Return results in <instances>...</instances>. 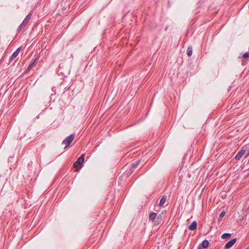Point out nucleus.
Here are the masks:
<instances>
[{"label": "nucleus", "mask_w": 249, "mask_h": 249, "mask_svg": "<svg viewBox=\"0 0 249 249\" xmlns=\"http://www.w3.org/2000/svg\"><path fill=\"white\" fill-rule=\"evenodd\" d=\"M33 13L32 11H31L29 14L26 17V18H24L21 24L18 26V32H20L22 29L24 28L26 26L28 23L29 20H30L32 16Z\"/></svg>", "instance_id": "nucleus-1"}, {"label": "nucleus", "mask_w": 249, "mask_h": 249, "mask_svg": "<svg viewBox=\"0 0 249 249\" xmlns=\"http://www.w3.org/2000/svg\"><path fill=\"white\" fill-rule=\"evenodd\" d=\"M75 135L74 134H71L67 137L62 142V144H66L65 148L69 146L71 143L72 142L74 138Z\"/></svg>", "instance_id": "nucleus-2"}, {"label": "nucleus", "mask_w": 249, "mask_h": 249, "mask_svg": "<svg viewBox=\"0 0 249 249\" xmlns=\"http://www.w3.org/2000/svg\"><path fill=\"white\" fill-rule=\"evenodd\" d=\"M157 215V214L155 213H152L149 215V219L152 220L153 222L155 221L154 224L156 225L160 223V218H159V216L157 217V219H156Z\"/></svg>", "instance_id": "nucleus-3"}, {"label": "nucleus", "mask_w": 249, "mask_h": 249, "mask_svg": "<svg viewBox=\"0 0 249 249\" xmlns=\"http://www.w3.org/2000/svg\"><path fill=\"white\" fill-rule=\"evenodd\" d=\"M84 160V154H82L78 159L77 160L73 163V166L76 168L79 165L82 164Z\"/></svg>", "instance_id": "nucleus-4"}, {"label": "nucleus", "mask_w": 249, "mask_h": 249, "mask_svg": "<svg viewBox=\"0 0 249 249\" xmlns=\"http://www.w3.org/2000/svg\"><path fill=\"white\" fill-rule=\"evenodd\" d=\"M246 151V148L244 146L235 156V159L239 160Z\"/></svg>", "instance_id": "nucleus-5"}, {"label": "nucleus", "mask_w": 249, "mask_h": 249, "mask_svg": "<svg viewBox=\"0 0 249 249\" xmlns=\"http://www.w3.org/2000/svg\"><path fill=\"white\" fill-rule=\"evenodd\" d=\"M236 241V238L232 239L230 241H229L226 244V245L225 246V248L226 249L230 248L235 244Z\"/></svg>", "instance_id": "nucleus-6"}, {"label": "nucleus", "mask_w": 249, "mask_h": 249, "mask_svg": "<svg viewBox=\"0 0 249 249\" xmlns=\"http://www.w3.org/2000/svg\"><path fill=\"white\" fill-rule=\"evenodd\" d=\"M37 60H38V58L36 57L31 62V63L29 65V66L28 67L27 72L29 71L33 68V67L35 66L36 65V61Z\"/></svg>", "instance_id": "nucleus-7"}, {"label": "nucleus", "mask_w": 249, "mask_h": 249, "mask_svg": "<svg viewBox=\"0 0 249 249\" xmlns=\"http://www.w3.org/2000/svg\"><path fill=\"white\" fill-rule=\"evenodd\" d=\"M197 223L196 221H193L192 224L189 226L188 229L191 231H194L196 229Z\"/></svg>", "instance_id": "nucleus-8"}, {"label": "nucleus", "mask_w": 249, "mask_h": 249, "mask_svg": "<svg viewBox=\"0 0 249 249\" xmlns=\"http://www.w3.org/2000/svg\"><path fill=\"white\" fill-rule=\"evenodd\" d=\"M209 244V241L207 240H204L203 242L199 245V246H202V248H206L208 247Z\"/></svg>", "instance_id": "nucleus-9"}, {"label": "nucleus", "mask_w": 249, "mask_h": 249, "mask_svg": "<svg viewBox=\"0 0 249 249\" xmlns=\"http://www.w3.org/2000/svg\"><path fill=\"white\" fill-rule=\"evenodd\" d=\"M193 53V48L192 46H189L187 50V54L188 56H191Z\"/></svg>", "instance_id": "nucleus-10"}, {"label": "nucleus", "mask_w": 249, "mask_h": 249, "mask_svg": "<svg viewBox=\"0 0 249 249\" xmlns=\"http://www.w3.org/2000/svg\"><path fill=\"white\" fill-rule=\"evenodd\" d=\"M231 236V234L229 233H225L221 236L222 239H228Z\"/></svg>", "instance_id": "nucleus-11"}, {"label": "nucleus", "mask_w": 249, "mask_h": 249, "mask_svg": "<svg viewBox=\"0 0 249 249\" xmlns=\"http://www.w3.org/2000/svg\"><path fill=\"white\" fill-rule=\"evenodd\" d=\"M18 54L16 52H14L9 59L10 62H12L17 56Z\"/></svg>", "instance_id": "nucleus-12"}, {"label": "nucleus", "mask_w": 249, "mask_h": 249, "mask_svg": "<svg viewBox=\"0 0 249 249\" xmlns=\"http://www.w3.org/2000/svg\"><path fill=\"white\" fill-rule=\"evenodd\" d=\"M166 200V196H163L160 200V201L159 203V205L160 206H162L164 204Z\"/></svg>", "instance_id": "nucleus-13"}, {"label": "nucleus", "mask_w": 249, "mask_h": 249, "mask_svg": "<svg viewBox=\"0 0 249 249\" xmlns=\"http://www.w3.org/2000/svg\"><path fill=\"white\" fill-rule=\"evenodd\" d=\"M140 164V160H137L133 162L132 166L133 168H137Z\"/></svg>", "instance_id": "nucleus-14"}, {"label": "nucleus", "mask_w": 249, "mask_h": 249, "mask_svg": "<svg viewBox=\"0 0 249 249\" xmlns=\"http://www.w3.org/2000/svg\"><path fill=\"white\" fill-rule=\"evenodd\" d=\"M225 215V212L224 211H222L219 214V217L222 218L224 215Z\"/></svg>", "instance_id": "nucleus-15"}, {"label": "nucleus", "mask_w": 249, "mask_h": 249, "mask_svg": "<svg viewBox=\"0 0 249 249\" xmlns=\"http://www.w3.org/2000/svg\"><path fill=\"white\" fill-rule=\"evenodd\" d=\"M243 57H244V58L249 57V53L247 52L245 53H244L243 55Z\"/></svg>", "instance_id": "nucleus-16"}, {"label": "nucleus", "mask_w": 249, "mask_h": 249, "mask_svg": "<svg viewBox=\"0 0 249 249\" xmlns=\"http://www.w3.org/2000/svg\"><path fill=\"white\" fill-rule=\"evenodd\" d=\"M20 50H21V47H19L17 49V50L15 51V52L17 53L18 54Z\"/></svg>", "instance_id": "nucleus-17"}, {"label": "nucleus", "mask_w": 249, "mask_h": 249, "mask_svg": "<svg viewBox=\"0 0 249 249\" xmlns=\"http://www.w3.org/2000/svg\"><path fill=\"white\" fill-rule=\"evenodd\" d=\"M197 249H203V248H202V246H198Z\"/></svg>", "instance_id": "nucleus-18"}, {"label": "nucleus", "mask_w": 249, "mask_h": 249, "mask_svg": "<svg viewBox=\"0 0 249 249\" xmlns=\"http://www.w3.org/2000/svg\"><path fill=\"white\" fill-rule=\"evenodd\" d=\"M60 71V69H59L58 70V72H59L60 73H62V72Z\"/></svg>", "instance_id": "nucleus-19"}, {"label": "nucleus", "mask_w": 249, "mask_h": 249, "mask_svg": "<svg viewBox=\"0 0 249 249\" xmlns=\"http://www.w3.org/2000/svg\"><path fill=\"white\" fill-rule=\"evenodd\" d=\"M249 156V152H248V154L247 155L246 157H248Z\"/></svg>", "instance_id": "nucleus-20"}, {"label": "nucleus", "mask_w": 249, "mask_h": 249, "mask_svg": "<svg viewBox=\"0 0 249 249\" xmlns=\"http://www.w3.org/2000/svg\"><path fill=\"white\" fill-rule=\"evenodd\" d=\"M248 249H249V248H248Z\"/></svg>", "instance_id": "nucleus-21"}]
</instances>
